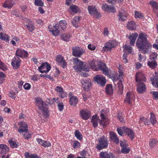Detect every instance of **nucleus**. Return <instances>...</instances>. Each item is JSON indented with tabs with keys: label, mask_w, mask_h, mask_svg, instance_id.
Masks as SVG:
<instances>
[{
	"label": "nucleus",
	"mask_w": 158,
	"mask_h": 158,
	"mask_svg": "<svg viewBox=\"0 0 158 158\" xmlns=\"http://www.w3.org/2000/svg\"><path fill=\"white\" fill-rule=\"evenodd\" d=\"M58 109L60 111H61L63 109L64 105L62 102H59L58 104Z\"/></svg>",
	"instance_id": "63"
},
{
	"label": "nucleus",
	"mask_w": 158,
	"mask_h": 158,
	"mask_svg": "<svg viewBox=\"0 0 158 158\" xmlns=\"http://www.w3.org/2000/svg\"><path fill=\"white\" fill-rule=\"evenodd\" d=\"M80 145V144L79 142L77 141H75L74 142L73 147L75 149L79 147Z\"/></svg>",
	"instance_id": "57"
},
{
	"label": "nucleus",
	"mask_w": 158,
	"mask_h": 158,
	"mask_svg": "<svg viewBox=\"0 0 158 158\" xmlns=\"http://www.w3.org/2000/svg\"><path fill=\"white\" fill-rule=\"evenodd\" d=\"M79 17L76 16L72 20V23L73 25L76 27H77L78 26V23L79 21Z\"/></svg>",
	"instance_id": "32"
},
{
	"label": "nucleus",
	"mask_w": 158,
	"mask_h": 158,
	"mask_svg": "<svg viewBox=\"0 0 158 158\" xmlns=\"http://www.w3.org/2000/svg\"><path fill=\"white\" fill-rule=\"evenodd\" d=\"M59 28L63 30H64L67 27V24L66 21L64 20L60 21L59 22V24H58Z\"/></svg>",
	"instance_id": "28"
},
{
	"label": "nucleus",
	"mask_w": 158,
	"mask_h": 158,
	"mask_svg": "<svg viewBox=\"0 0 158 158\" xmlns=\"http://www.w3.org/2000/svg\"><path fill=\"white\" fill-rule=\"evenodd\" d=\"M118 19L120 21H123L125 20L127 18L128 14L123 9H121L119 10V14L118 15Z\"/></svg>",
	"instance_id": "17"
},
{
	"label": "nucleus",
	"mask_w": 158,
	"mask_h": 158,
	"mask_svg": "<svg viewBox=\"0 0 158 158\" xmlns=\"http://www.w3.org/2000/svg\"><path fill=\"white\" fill-rule=\"evenodd\" d=\"M35 4L38 6H42L44 5V3L41 0H35Z\"/></svg>",
	"instance_id": "50"
},
{
	"label": "nucleus",
	"mask_w": 158,
	"mask_h": 158,
	"mask_svg": "<svg viewBox=\"0 0 158 158\" xmlns=\"http://www.w3.org/2000/svg\"><path fill=\"white\" fill-rule=\"evenodd\" d=\"M73 55L76 57H80L84 53L85 50L78 46L72 48Z\"/></svg>",
	"instance_id": "6"
},
{
	"label": "nucleus",
	"mask_w": 158,
	"mask_h": 158,
	"mask_svg": "<svg viewBox=\"0 0 158 158\" xmlns=\"http://www.w3.org/2000/svg\"><path fill=\"white\" fill-rule=\"evenodd\" d=\"M39 143L44 147L51 146V144L49 142L43 140L41 139H38Z\"/></svg>",
	"instance_id": "34"
},
{
	"label": "nucleus",
	"mask_w": 158,
	"mask_h": 158,
	"mask_svg": "<svg viewBox=\"0 0 158 158\" xmlns=\"http://www.w3.org/2000/svg\"><path fill=\"white\" fill-rule=\"evenodd\" d=\"M130 150V149L127 147L122 148L121 149V152L123 153H128Z\"/></svg>",
	"instance_id": "53"
},
{
	"label": "nucleus",
	"mask_w": 158,
	"mask_h": 158,
	"mask_svg": "<svg viewBox=\"0 0 158 158\" xmlns=\"http://www.w3.org/2000/svg\"><path fill=\"white\" fill-rule=\"evenodd\" d=\"M56 60L58 64L61 65L62 67L64 68L67 66V63L64 59V58L60 55H58L56 57Z\"/></svg>",
	"instance_id": "15"
},
{
	"label": "nucleus",
	"mask_w": 158,
	"mask_h": 158,
	"mask_svg": "<svg viewBox=\"0 0 158 158\" xmlns=\"http://www.w3.org/2000/svg\"><path fill=\"white\" fill-rule=\"evenodd\" d=\"M94 80L98 84L102 86H104L106 84V79L105 77L102 75H96V77H94Z\"/></svg>",
	"instance_id": "7"
},
{
	"label": "nucleus",
	"mask_w": 158,
	"mask_h": 158,
	"mask_svg": "<svg viewBox=\"0 0 158 158\" xmlns=\"http://www.w3.org/2000/svg\"><path fill=\"white\" fill-rule=\"evenodd\" d=\"M157 141L156 139H152L149 142L150 147L151 148H153L156 145Z\"/></svg>",
	"instance_id": "46"
},
{
	"label": "nucleus",
	"mask_w": 158,
	"mask_h": 158,
	"mask_svg": "<svg viewBox=\"0 0 158 158\" xmlns=\"http://www.w3.org/2000/svg\"><path fill=\"white\" fill-rule=\"evenodd\" d=\"M108 8L107 11L110 12H114L116 11L115 8L113 6H109Z\"/></svg>",
	"instance_id": "59"
},
{
	"label": "nucleus",
	"mask_w": 158,
	"mask_h": 158,
	"mask_svg": "<svg viewBox=\"0 0 158 158\" xmlns=\"http://www.w3.org/2000/svg\"><path fill=\"white\" fill-rule=\"evenodd\" d=\"M78 101V99L76 97L72 96L70 99L69 103L71 106H76Z\"/></svg>",
	"instance_id": "27"
},
{
	"label": "nucleus",
	"mask_w": 158,
	"mask_h": 158,
	"mask_svg": "<svg viewBox=\"0 0 158 158\" xmlns=\"http://www.w3.org/2000/svg\"><path fill=\"white\" fill-rule=\"evenodd\" d=\"M36 105L39 110L41 112L45 118L49 116L48 111L47 105L44 103L42 99L39 98H35Z\"/></svg>",
	"instance_id": "2"
},
{
	"label": "nucleus",
	"mask_w": 158,
	"mask_h": 158,
	"mask_svg": "<svg viewBox=\"0 0 158 158\" xmlns=\"http://www.w3.org/2000/svg\"><path fill=\"white\" fill-rule=\"evenodd\" d=\"M88 47L89 50L92 51L94 50L96 48V47L95 46L92 45L91 44H89Z\"/></svg>",
	"instance_id": "64"
},
{
	"label": "nucleus",
	"mask_w": 158,
	"mask_h": 158,
	"mask_svg": "<svg viewBox=\"0 0 158 158\" xmlns=\"http://www.w3.org/2000/svg\"><path fill=\"white\" fill-rule=\"evenodd\" d=\"M148 64L150 68L153 69L156 68L157 65V64L155 60H150L148 61Z\"/></svg>",
	"instance_id": "38"
},
{
	"label": "nucleus",
	"mask_w": 158,
	"mask_h": 158,
	"mask_svg": "<svg viewBox=\"0 0 158 158\" xmlns=\"http://www.w3.org/2000/svg\"><path fill=\"white\" fill-rule=\"evenodd\" d=\"M127 128L125 127H122L117 129V131L118 134L120 135H122L123 134L125 133V130Z\"/></svg>",
	"instance_id": "43"
},
{
	"label": "nucleus",
	"mask_w": 158,
	"mask_h": 158,
	"mask_svg": "<svg viewBox=\"0 0 158 158\" xmlns=\"http://www.w3.org/2000/svg\"><path fill=\"white\" fill-rule=\"evenodd\" d=\"M9 142L10 143V146L13 148H17L18 145L15 142L11 140H9Z\"/></svg>",
	"instance_id": "48"
},
{
	"label": "nucleus",
	"mask_w": 158,
	"mask_h": 158,
	"mask_svg": "<svg viewBox=\"0 0 158 158\" xmlns=\"http://www.w3.org/2000/svg\"><path fill=\"white\" fill-rule=\"evenodd\" d=\"M27 27L28 28V30L29 31L31 32L33 31L35 27L33 24H32V21H30L29 23L27 25Z\"/></svg>",
	"instance_id": "44"
},
{
	"label": "nucleus",
	"mask_w": 158,
	"mask_h": 158,
	"mask_svg": "<svg viewBox=\"0 0 158 158\" xmlns=\"http://www.w3.org/2000/svg\"><path fill=\"white\" fill-rule=\"evenodd\" d=\"M110 133L111 139L116 144H118L119 139L116 134L113 131H110Z\"/></svg>",
	"instance_id": "26"
},
{
	"label": "nucleus",
	"mask_w": 158,
	"mask_h": 158,
	"mask_svg": "<svg viewBox=\"0 0 158 158\" xmlns=\"http://www.w3.org/2000/svg\"><path fill=\"white\" fill-rule=\"evenodd\" d=\"M15 55L16 56L20 57L21 58L23 57H27L28 56V54L27 52L23 50L20 49H18L16 52Z\"/></svg>",
	"instance_id": "18"
},
{
	"label": "nucleus",
	"mask_w": 158,
	"mask_h": 158,
	"mask_svg": "<svg viewBox=\"0 0 158 158\" xmlns=\"http://www.w3.org/2000/svg\"><path fill=\"white\" fill-rule=\"evenodd\" d=\"M140 121L144 122V124L146 125H148L150 124L149 121H148L149 120H148L147 118H144V117L140 118Z\"/></svg>",
	"instance_id": "55"
},
{
	"label": "nucleus",
	"mask_w": 158,
	"mask_h": 158,
	"mask_svg": "<svg viewBox=\"0 0 158 158\" xmlns=\"http://www.w3.org/2000/svg\"><path fill=\"white\" fill-rule=\"evenodd\" d=\"M135 18L141 19L143 16L141 13L137 11H136L135 12Z\"/></svg>",
	"instance_id": "60"
},
{
	"label": "nucleus",
	"mask_w": 158,
	"mask_h": 158,
	"mask_svg": "<svg viewBox=\"0 0 158 158\" xmlns=\"http://www.w3.org/2000/svg\"><path fill=\"white\" fill-rule=\"evenodd\" d=\"M127 28L130 30H135L136 28V24L133 21H130L127 23Z\"/></svg>",
	"instance_id": "25"
},
{
	"label": "nucleus",
	"mask_w": 158,
	"mask_h": 158,
	"mask_svg": "<svg viewBox=\"0 0 158 158\" xmlns=\"http://www.w3.org/2000/svg\"><path fill=\"white\" fill-rule=\"evenodd\" d=\"M151 93L152 94L153 99H158V92L154 91L152 92H151Z\"/></svg>",
	"instance_id": "56"
},
{
	"label": "nucleus",
	"mask_w": 158,
	"mask_h": 158,
	"mask_svg": "<svg viewBox=\"0 0 158 158\" xmlns=\"http://www.w3.org/2000/svg\"><path fill=\"white\" fill-rule=\"evenodd\" d=\"M138 36V34L136 33H132L130 36L129 38L130 40V44L131 46H133L134 45L136 40Z\"/></svg>",
	"instance_id": "22"
},
{
	"label": "nucleus",
	"mask_w": 158,
	"mask_h": 158,
	"mask_svg": "<svg viewBox=\"0 0 158 158\" xmlns=\"http://www.w3.org/2000/svg\"><path fill=\"white\" fill-rule=\"evenodd\" d=\"M81 83L84 90L86 91H89L91 87L90 81L88 80H82Z\"/></svg>",
	"instance_id": "19"
},
{
	"label": "nucleus",
	"mask_w": 158,
	"mask_h": 158,
	"mask_svg": "<svg viewBox=\"0 0 158 158\" xmlns=\"http://www.w3.org/2000/svg\"><path fill=\"white\" fill-rule=\"evenodd\" d=\"M21 60L18 56L15 57L12 60L11 64L14 69H18L20 66Z\"/></svg>",
	"instance_id": "16"
},
{
	"label": "nucleus",
	"mask_w": 158,
	"mask_h": 158,
	"mask_svg": "<svg viewBox=\"0 0 158 158\" xmlns=\"http://www.w3.org/2000/svg\"><path fill=\"white\" fill-rule=\"evenodd\" d=\"M149 3L153 9L156 10H158V3L157 2L154 1H151Z\"/></svg>",
	"instance_id": "39"
},
{
	"label": "nucleus",
	"mask_w": 158,
	"mask_h": 158,
	"mask_svg": "<svg viewBox=\"0 0 158 158\" xmlns=\"http://www.w3.org/2000/svg\"><path fill=\"white\" fill-rule=\"evenodd\" d=\"M51 67L47 62L42 63L41 66L39 67V70L41 73L48 72L50 69Z\"/></svg>",
	"instance_id": "11"
},
{
	"label": "nucleus",
	"mask_w": 158,
	"mask_h": 158,
	"mask_svg": "<svg viewBox=\"0 0 158 158\" xmlns=\"http://www.w3.org/2000/svg\"><path fill=\"white\" fill-rule=\"evenodd\" d=\"M150 123L151 122L152 124H155L156 122V120H155V117L154 114L152 113H151V117L150 119Z\"/></svg>",
	"instance_id": "47"
},
{
	"label": "nucleus",
	"mask_w": 158,
	"mask_h": 158,
	"mask_svg": "<svg viewBox=\"0 0 158 158\" xmlns=\"http://www.w3.org/2000/svg\"><path fill=\"white\" fill-rule=\"evenodd\" d=\"M55 90L57 91V92H58L59 93H61L63 91V88L59 86H57L56 87L55 89Z\"/></svg>",
	"instance_id": "61"
},
{
	"label": "nucleus",
	"mask_w": 158,
	"mask_h": 158,
	"mask_svg": "<svg viewBox=\"0 0 158 158\" xmlns=\"http://www.w3.org/2000/svg\"><path fill=\"white\" fill-rule=\"evenodd\" d=\"M120 145L122 148L127 147L128 146V144L127 143V141L124 140L120 141Z\"/></svg>",
	"instance_id": "52"
},
{
	"label": "nucleus",
	"mask_w": 158,
	"mask_h": 158,
	"mask_svg": "<svg viewBox=\"0 0 158 158\" xmlns=\"http://www.w3.org/2000/svg\"><path fill=\"white\" fill-rule=\"evenodd\" d=\"M146 81V78L142 72H138L136 75V81L137 82L139 81Z\"/></svg>",
	"instance_id": "21"
},
{
	"label": "nucleus",
	"mask_w": 158,
	"mask_h": 158,
	"mask_svg": "<svg viewBox=\"0 0 158 158\" xmlns=\"http://www.w3.org/2000/svg\"><path fill=\"white\" fill-rule=\"evenodd\" d=\"M48 29L54 35L57 36L59 34L60 28H59L58 24H56L53 27L51 25H49Z\"/></svg>",
	"instance_id": "9"
},
{
	"label": "nucleus",
	"mask_w": 158,
	"mask_h": 158,
	"mask_svg": "<svg viewBox=\"0 0 158 158\" xmlns=\"http://www.w3.org/2000/svg\"><path fill=\"white\" fill-rule=\"evenodd\" d=\"M0 39L8 41L9 40V36L5 33L0 32Z\"/></svg>",
	"instance_id": "37"
},
{
	"label": "nucleus",
	"mask_w": 158,
	"mask_h": 158,
	"mask_svg": "<svg viewBox=\"0 0 158 158\" xmlns=\"http://www.w3.org/2000/svg\"><path fill=\"white\" fill-rule=\"evenodd\" d=\"M150 80L153 86L156 87L158 88V77H157L154 76L153 77H151Z\"/></svg>",
	"instance_id": "31"
},
{
	"label": "nucleus",
	"mask_w": 158,
	"mask_h": 158,
	"mask_svg": "<svg viewBox=\"0 0 158 158\" xmlns=\"http://www.w3.org/2000/svg\"><path fill=\"white\" fill-rule=\"evenodd\" d=\"M98 70H102L106 66L105 64H104L102 62H99L98 64Z\"/></svg>",
	"instance_id": "51"
},
{
	"label": "nucleus",
	"mask_w": 158,
	"mask_h": 158,
	"mask_svg": "<svg viewBox=\"0 0 158 158\" xmlns=\"http://www.w3.org/2000/svg\"><path fill=\"white\" fill-rule=\"evenodd\" d=\"M147 35L144 33H140L136 42V46L139 48V51H142L145 54L147 53L148 50L152 47L147 39Z\"/></svg>",
	"instance_id": "1"
},
{
	"label": "nucleus",
	"mask_w": 158,
	"mask_h": 158,
	"mask_svg": "<svg viewBox=\"0 0 158 158\" xmlns=\"http://www.w3.org/2000/svg\"><path fill=\"white\" fill-rule=\"evenodd\" d=\"M123 81V79H121L119 82L118 83V87L119 89L118 93H119L120 94H122L123 92V87L122 84Z\"/></svg>",
	"instance_id": "35"
},
{
	"label": "nucleus",
	"mask_w": 158,
	"mask_h": 158,
	"mask_svg": "<svg viewBox=\"0 0 158 158\" xmlns=\"http://www.w3.org/2000/svg\"><path fill=\"white\" fill-rule=\"evenodd\" d=\"M75 136L77 139L79 140H82V135L80 132L78 130H76L74 133Z\"/></svg>",
	"instance_id": "45"
},
{
	"label": "nucleus",
	"mask_w": 158,
	"mask_h": 158,
	"mask_svg": "<svg viewBox=\"0 0 158 158\" xmlns=\"http://www.w3.org/2000/svg\"><path fill=\"white\" fill-rule=\"evenodd\" d=\"M19 128L18 131L20 133H27L28 132V127L27 124L24 122H21L19 123Z\"/></svg>",
	"instance_id": "14"
},
{
	"label": "nucleus",
	"mask_w": 158,
	"mask_h": 158,
	"mask_svg": "<svg viewBox=\"0 0 158 158\" xmlns=\"http://www.w3.org/2000/svg\"><path fill=\"white\" fill-rule=\"evenodd\" d=\"M80 114L82 118L85 120L88 119L90 116V112L85 110H80Z\"/></svg>",
	"instance_id": "20"
},
{
	"label": "nucleus",
	"mask_w": 158,
	"mask_h": 158,
	"mask_svg": "<svg viewBox=\"0 0 158 158\" xmlns=\"http://www.w3.org/2000/svg\"><path fill=\"white\" fill-rule=\"evenodd\" d=\"M101 120L100 121L99 117L96 115H94L92 118V123L93 127L95 128L97 127L98 124V123H100V125L104 127L108 124L106 120V117L104 114L101 113Z\"/></svg>",
	"instance_id": "3"
},
{
	"label": "nucleus",
	"mask_w": 158,
	"mask_h": 158,
	"mask_svg": "<svg viewBox=\"0 0 158 158\" xmlns=\"http://www.w3.org/2000/svg\"><path fill=\"white\" fill-rule=\"evenodd\" d=\"M72 11V12H73L74 13H77L78 12H80V10L78 7L74 5H72L70 6L69 8Z\"/></svg>",
	"instance_id": "29"
},
{
	"label": "nucleus",
	"mask_w": 158,
	"mask_h": 158,
	"mask_svg": "<svg viewBox=\"0 0 158 158\" xmlns=\"http://www.w3.org/2000/svg\"><path fill=\"white\" fill-rule=\"evenodd\" d=\"M137 91L139 94H142L146 90L145 85L141 81H138L137 85Z\"/></svg>",
	"instance_id": "13"
},
{
	"label": "nucleus",
	"mask_w": 158,
	"mask_h": 158,
	"mask_svg": "<svg viewBox=\"0 0 158 158\" xmlns=\"http://www.w3.org/2000/svg\"><path fill=\"white\" fill-rule=\"evenodd\" d=\"M25 156L26 158H41L37 155L35 154H31L30 155L28 152H26L25 154Z\"/></svg>",
	"instance_id": "41"
},
{
	"label": "nucleus",
	"mask_w": 158,
	"mask_h": 158,
	"mask_svg": "<svg viewBox=\"0 0 158 158\" xmlns=\"http://www.w3.org/2000/svg\"><path fill=\"white\" fill-rule=\"evenodd\" d=\"M109 6V5L106 3L103 4L102 6V8L105 11H107L108 9Z\"/></svg>",
	"instance_id": "62"
},
{
	"label": "nucleus",
	"mask_w": 158,
	"mask_h": 158,
	"mask_svg": "<svg viewBox=\"0 0 158 158\" xmlns=\"http://www.w3.org/2000/svg\"><path fill=\"white\" fill-rule=\"evenodd\" d=\"M73 64L76 65L73 67L75 70L77 71H87L88 70V69L86 68L83 64V62L81 61L77 58H74L73 59Z\"/></svg>",
	"instance_id": "4"
},
{
	"label": "nucleus",
	"mask_w": 158,
	"mask_h": 158,
	"mask_svg": "<svg viewBox=\"0 0 158 158\" xmlns=\"http://www.w3.org/2000/svg\"><path fill=\"white\" fill-rule=\"evenodd\" d=\"M70 37L69 34H64L61 35V38L62 39L65 41H68Z\"/></svg>",
	"instance_id": "42"
},
{
	"label": "nucleus",
	"mask_w": 158,
	"mask_h": 158,
	"mask_svg": "<svg viewBox=\"0 0 158 158\" xmlns=\"http://www.w3.org/2000/svg\"><path fill=\"white\" fill-rule=\"evenodd\" d=\"M89 13L94 16H95L96 18L100 17L101 16L100 14L98 12L97 9L95 6H89L88 8Z\"/></svg>",
	"instance_id": "10"
},
{
	"label": "nucleus",
	"mask_w": 158,
	"mask_h": 158,
	"mask_svg": "<svg viewBox=\"0 0 158 158\" xmlns=\"http://www.w3.org/2000/svg\"><path fill=\"white\" fill-rule=\"evenodd\" d=\"M125 49L129 53H131L132 50V48L129 45H125Z\"/></svg>",
	"instance_id": "58"
},
{
	"label": "nucleus",
	"mask_w": 158,
	"mask_h": 158,
	"mask_svg": "<svg viewBox=\"0 0 158 158\" xmlns=\"http://www.w3.org/2000/svg\"><path fill=\"white\" fill-rule=\"evenodd\" d=\"M157 55L156 53H152L150 56V60H155L157 58Z\"/></svg>",
	"instance_id": "49"
},
{
	"label": "nucleus",
	"mask_w": 158,
	"mask_h": 158,
	"mask_svg": "<svg viewBox=\"0 0 158 158\" xmlns=\"http://www.w3.org/2000/svg\"><path fill=\"white\" fill-rule=\"evenodd\" d=\"M100 158H110V153L106 152H102L100 153Z\"/></svg>",
	"instance_id": "40"
},
{
	"label": "nucleus",
	"mask_w": 158,
	"mask_h": 158,
	"mask_svg": "<svg viewBox=\"0 0 158 158\" xmlns=\"http://www.w3.org/2000/svg\"><path fill=\"white\" fill-rule=\"evenodd\" d=\"M106 92L108 95H111L113 94V89L111 84H109L106 85Z\"/></svg>",
	"instance_id": "36"
},
{
	"label": "nucleus",
	"mask_w": 158,
	"mask_h": 158,
	"mask_svg": "<svg viewBox=\"0 0 158 158\" xmlns=\"http://www.w3.org/2000/svg\"><path fill=\"white\" fill-rule=\"evenodd\" d=\"M98 144L97 145L96 148L98 150L106 148L108 145V142L107 139L104 136L98 139Z\"/></svg>",
	"instance_id": "5"
},
{
	"label": "nucleus",
	"mask_w": 158,
	"mask_h": 158,
	"mask_svg": "<svg viewBox=\"0 0 158 158\" xmlns=\"http://www.w3.org/2000/svg\"><path fill=\"white\" fill-rule=\"evenodd\" d=\"M98 64V62L95 60H93L91 61L89 63V64L91 66V69L94 70L96 71H98V69L97 65Z\"/></svg>",
	"instance_id": "30"
},
{
	"label": "nucleus",
	"mask_w": 158,
	"mask_h": 158,
	"mask_svg": "<svg viewBox=\"0 0 158 158\" xmlns=\"http://www.w3.org/2000/svg\"><path fill=\"white\" fill-rule=\"evenodd\" d=\"M0 148L2 149L1 153L2 154H4L6 152H8L9 149L6 145L3 144H0Z\"/></svg>",
	"instance_id": "33"
},
{
	"label": "nucleus",
	"mask_w": 158,
	"mask_h": 158,
	"mask_svg": "<svg viewBox=\"0 0 158 158\" xmlns=\"http://www.w3.org/2000/svg\"><path fill=\"white\" fill-rule=\"evenodd\" d=\"M118 45L117 43L114 40L110 41L106 43L103 49L105 51L110 50L112 48L115 47Z\"/></svg>",
	"instance_id": "8"
},
{
	"label": "nucleus",
	"mask_w": 158,
	"mask_h": 158,
	"mask_svg": "<svg viewBox=\"0 0 158 158\" xmlns=\"http://www.w3.org/2000/svg\"><path fill=\"white\" fill-rule=\"evenodd\" d=\"M134 98L135 96L132 93L127 92V93L126 97L124 102L131 105L132 102L134 100Z\"/></svg>",
	"instance_id": "12"
},
{
	"label": "nucleus",
	"mask_w": 158,
	"mask_h": 158,
	"mask_svg": "<svg viewBox=\"0 0 158 158\" xmlns=\"http://www.w3.org/2000/svg\"><path fill=\"white\" fill-rule=\"evenodd\" d=\"M14 4V2L12 0H6L3 6L5 8L10 9L13 7Z\"/></svg>",
	"instance_id": "23"
},
{
	"label": "nucleus",
	"mask_w": 158,
	"mask_h": 158,
	"mask_svg": "<svg viewBox=\"0 0 158 158\" xmlns=\"http://www.w3.org/2000/svg\"><path fill=\"white\" fill-rule=\"evenodd\" d=\"M5 77V74L2 72H0V84L3 82Z\"/></svg>",
	"instance_id": "54"
},
{
	"label": "nucleus",
	"mask_w": 158,
	"mask_h": 158,
	"mask_svg": "<svg viewBox=\"0 0 158 158\" xmlns=\"http://www.w3.org/2000/svg\"><path fill=\"white\" fill-rule=\"evenodd\" d=\"M129 137V138L132 140L134 137L135 133L131 129L127 128V129L125 130V133Z\"/></svg>",
	"instance_id": "24"
}]
</instances>
